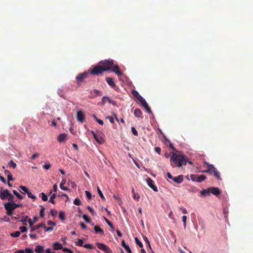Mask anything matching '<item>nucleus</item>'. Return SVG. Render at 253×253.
<instances>
[{"label":"nucleus","mask_w":253,"mask_h":253,"mask_svg":"<svg viewBox=\"0 0 253 253\" xmlns=\"http://www.w3.org/2000/svg\"><path fill=\"white\" fill-rule=\"evenodd\" d=\"M93 92L94 93L96 94V96H100L101 95V94H100V91H99L98 90H97V89H94L93 90Z\"/></svg>","instance_id":"0e129e2a"},{"label":"nucleus","mask_w":253,"mask_h":253,"mask_svg":"<svg viewBox=\"0 0 253 253\" xmlns=\"http://www.w3.org/2000/svg\"><path fill=\"white\" fill-rule=\"evenodd\" d=\"M4 206L5 210L6 211V214L8 216H11L13 214V211L17 208H20L22 206V204H17L14 202H7L4 204Z\"/></svg>","instance_id":"20e7f679"},{"label":"nucleus","mask_w":253,"mask_h":253,"mask_svg":"<svg viewBox=\"0 0 253 253\" xmlns=\"http://www.w3.org/2000/svg\"><path fill=\"white\" fill-rule=\"evenodd\" d=\"M94 230L96 234L100 233L101 235L104 234V231L98 226H94Z\"/></svg>","instance_id":"412c9836"},{"label":"nucleus","mask_w":253,"mask_h":253,"mask_svg":"<svg viewBox=\"0 0 253 253\" xmlns=\"http://www.w3.org/2000/svg\"><path fill=\"white\" fill-rule=\"evenodd\" d=\"M87 209L90 212V213H91V214L92 215H95V212L94 210L92 208H91L90 206H87Z\"/></svg>","instance_id":"3c124183"},{"label":"nucleus","mask_w":253,"mask_h":253,"mask_svg":"<svg viewBox=\"0 0 253 253\" xmlns=\"http://www.w3.org/2000/svg\"><path fill=\"white\" fill-rule=\"evenodd\" d=\"M53 248L54 250H60V249H63V247H62V245L58 243V242H55L53 244Z\"/></svg>","instance_id":"f3484780"},{"label":"nucleus","mask_w":253,"mask_h":253,"mask_svg":"<svg viewBox=\"0 0 253 253\" xmlns=\"http://www.w3.org/2000/svg\"><path fill=\"white\" fill-rule=\"evenodd\" d=\"M137 96L134 94V96L141 103L145 101V100L138 93L136 92Z\"/></svg>","instance_id":"c85d7f7f"},{"label":"nucleus","mask_w":253,"mask_h":253,"mask_svg":"<svg viewBox=\"0 0 253 253\" xmlns=\"http://www.w3.org/2000/svg\"><path fill=\"white\" fill-rule=\"evenodd\" d=\"M141 105L143 106V107L146 109V112L149 113H152L151 110L150 108L149 107L148 104L147 103L146 101H144L142 103H141Z\"/></svg>","instance_id":"a211bd4d"},{"label":"nucleus","mask_w":253,"mask_h":253,"mask_svg":"<svg viewBox=\"0 0 253 253\" xmlns=\"http://www.w3.org/2000/svg\"><path fill=\"white\" fill-rule=\"evenodd\" d=\"M191 179L195 182H202L206 179V176L204 175H198L193 174L190 175Z\"/></svg>","instance_id":"1a4fd4ad"},{"label":"nucleus","mask_w":253,"mask_h":253,"mask_svg":"<svg viewBox=\"0 0 253 253\" xmlns=\"http://www.w3.org/2000/svg\"><path fill=\"white\" fill-rule=\"evenodd\" d=\"M135 242H136V244L137 245H138L140 248H142L143 247V244H142V243L138 240V239L136 237L135 238Z\"/></svg>","instance_id":"de8ad7c7"},{"label":"nucleus","mask_w":253,"mask_h":253,"mask_svg":"<svg viewBox=\"0 0 253 253\" xmlns=\"http://www.w3.org/2000/svg\"><path fill=\"white\" fill-rule=\"evenodd\" d=\"M106 118H107L108 119H109V120L110 122L111 123H112V124L114 123V118H113V117H111V116H107Z\"/></svg>","instance_id":"680f3d73"},{"label":"nucleus","mask_w":253,"mask_h":253,"mask_svg":"<svg viewBox=\"0 0 253 253\" xmlns=\"http://www.w3.org/2000/svg\"><path fill=\"white\" fill-rule=\"evenodd\" d=\"M146 180L148 186L151 188H152L155 192H157L158 191L157 187L155 185L154 182L152 179H151L150 177H148Z\"/></svg>","instance_id":"9b49d317"},{"label":"nucleus","mask_w":253,"mask_h":253,"mask_svg":"<svg viewBox=\"0 0 253 253\" xmlns=\"http://www.w3.org/2000/svg\"><path fill=\"white\" fill-rule=\"evenodd\" d=\"M27 194L28 197L29 198H31L32 199L34 200H36V196L33 195L30 191H29L28 192Z\"/></svg>","instance_id":"c03bdc74"},{"label":"nucleus","mask_w":253,"mask_h":253,"mask_svg":"<svg viewBox=\"0 0 253 253\" xmlns=\"http://www.w3.org/2000/svg\"><path fill=\"white\" fill-rule=\"evenodd\" d=\"M89 72H84L82 73L79 74L76 78L77 84L78 86H80L81 84L83 82L84 79L87 78L89 75Z\"/></svg>","instance_id":"0eeeda50"},{"label":"nucleus","mask_w":253,"mask_h":253,"mask_svg":"<svg viewBox=\"0 0 253 253\" xmlns=\"http://www.w3.org/2000/svg\"><path fill=\"white\" fill-rule=\"evenodd\" d=\"M204 165H206V170H203L202 172L204 173H208L209 174H212L216 177L218 179L221 180V178L220 176V173L217 171L216 169L214 168V167L211 165L208 162H205Z\"/></svg>","instance_id":"7ed1b4c3"},{"label":"nucleus","mask_w":253,"mask_h":253,"mask_svg":"<svg viewBox=\"0 0 253 253\" xmlns=\"http://www.w3.org/2000/svg\"><path fill=\"white\" fill-rule=\"evenodd\" d=\"M14 196L13 194H12L10 192H9L7 200L9 201L8 202H14Z\"/></svg>","instance_id":"7c9ffc66"},{"label":"nucleus","mask_w":253,"mask_h":253,"mask_svg":"<svg viewBox=\"0 0 253 253\" xmlns=\"http://www.w3.org/2000/svg\"><path fill=\"white\" fill-rule=\"evenodd\" d=\"M100 62L104 71L111 70L119 77L122 75L123 73L120 71L118 66L114 64L113 60H105Z\"/></svg>","instance_id":"f03ea898"},{"label":"nucleus","mask_w":253,"mask_h":253,"mask_svg":"<svg viewBox=\"0 0 253 253\" xmlns=\"http://www.w3.org/2000/svg\"><path fill=\"white\" fill-rule=\"evenodd\" d=\"M59 218L61 220L65 219V213L63 211H60L59 213Z\"/></svg>","instance_id":"49530a36"},{"label":"nucleus","mask_w":253,"mask_h":253,"mask_svg":"<svg viewBox=\"0 0 253 253\" xmlns=\"http://www.w3.org/2000/svg\"><path fill=\"white\" fill-rule=\"evenodd\" d=\"M106 102H108L109 104H112L114 106L116 105V102L114 100H112L107 96H104L102 99V103L103 104H104Z\"/></svg>","instance_id":"ddd939ff"},{"label":"nucleus","mask_w":253,"mask_h":253,"mask_svg":"<svg viewBox=\"0 0 253 253\" xmlns=\"http://www.w3.org/2000/svg\"><path fill=\"white\" fill-rule=\"evenodd\" d=\"M19 188L22 190L25 193H27L28 191H29V189L25 186L21 185L20 186Z\"/></svg>","instance_id":"a18cd8bd"},{"label":"nucleus","mask_w":253,"mask_h":253,"mask_svg":"<svg viewBox=\"0 0 253 253\" xmlns=\"http://www.w3.org/2000/svg\"><path fill=\"white\" fill-rule=\"evenodd\" d=\"M7 179H8V181H13L14 180V179L12 177V175H11V173H9V174L7 175Z\"/></svg>","instance_id":"13d9d810"},{"label":"nucleus","mask_w":253,"mask_h":253,"mask_svg":"<svg viewBox=\"0 0 253 253\" xmlns=\"http://www.w3.org/2000/svg\"><path fill=\"white\" fill-rule=\"evenodd\" d=\"M97 192H98V193L99 195L100 198L102 200H104L105 198H104V197L103 196V194L102 192H101V190L99 189V188L98 187H97Z\"/></svg>","instance_id":"37998d69"},{"label":"nucleus","mask_w":253,"mask_h":253,"mask_svg":"<svg viewBox=\"0 0 253 253\" xmlns=\"http://www.w3.org/2000/svg\"><path fill=\"white\" fill-rule=\"evenodd\" d=\"M77 119L80 123H83L84 122L85 120V116L82 111H79L77 112Z\"/></svg>","instance_id":"f8f14e48"},{"label":"nucleus","mask_w":253,"mask_h":253,"mask_svg":"<svg viewBox=\"0 0 253 253\" xmlns=\"http://www.w3.org/2000/svg\"><path fill=\"white\" fill-rule=\"evenodd\" d=\"M104 219H105V220L106 222L107 223V224L112 228V230H113L114 227H113L112 223L107 218L105 217Z\"/></svg>","instance_id":"4c0bfd02"},{"label":"nucleus","mask_w":253,"mask_h":253,"mask_svg":"<svg viewBox=\"0 0 253 253\" xmlns=\"http://www.w3.org/2000/svg\"><path fill=\"white\" fill-rule=\"evenodd\" d=\"M88 72L89 73H90L93 75H99L102 74V73L104 72V70L102 68L101 65H100V62H99L97 66L94 67L92 69L89 70Z\"/></svg>","instance_id":"423d86ee"},{"label":"nucleus","mask_w":253,"mask_h":253,"mask_svg":"<svg viewBox=\"0 0 253 253\" xmlns=\"http://www.w3.org/2000/svg\"><path fill=\"white\" fill-rule=\"evenodd\" d=\"M167 175V177L169 179V182L170 183L175 182L177 184H180L183 181V175H179L176 177H173L169 172H168Z\"/></svg>","instance_id":"39448f33"},{"label":"nucleus","mask_w":253,"mask_h":253,"mask_svg":"<svg viewBox=\"0 0 253 253\" xmlns=\"http://www.w3.org/2000/svg\"><path fill=\"white\" fill-rule=\"evenodd\" d=\"M24 251L25 253H34L33 250L30 248H26Z\"/></svg>","instance_id":"5fc2aeb1"},{"label":"nucleus","mask_w":253,"mask_h":253,"mask_svg":"<svg viewBox=\"0 0 253 253\" xmlns=\"http://www.w3.org/2000/svg\"><path fill=\"white\" fill-rule=\"evenodd\" d=\"M170 161L171 166L172 167H181L183 165H186L187 162H188L189 164H192L191 162L188 161V160L185 156L176 154L174 153H172Z\"/></svg>","instance_id":"f257e3e1"},{"label":"nucleus","mask_w":253,"mask_h":253,"mask_svg":"<svg viewBox=\"0 0 253 253\" xmlns=\"http://www.w3.org/2000/svg\"><path fill=\"white\" fill-rule=\"evenodd\" d=\"M106 82L109 85L111 86L112 87H114L115 86V84L114 83L113 80L112 78L108 77L106 79Z\"/></svg>","instance_id":"393cba45"},{"label":"nucleus","mask_w":253,"mask_h":253,"mask_svg":"<svg viewBox=\"0 0 253 253\" xmlns=\"http://www.w3.org/2000/svg\"><path fill=\"white\" fill-rule=\"evenodd\" d=\"M41 210L40 212V215L41 217L43 218L44 217V208L42 206H41Z\"/></svg>","instance_id":"f704fd0d"},{"label":"nucleus","mask_w":253,"mask_h":253,"mask_svg":"<svg viewBox=\"0 0 253 253\" xmlns=\"http://www.w3.org/2000/svg\"><path fill=\"white\" fill-rule=\"evenodd\" d=\"M131 131L134 135H135V136L138 135L137 131L136 130V129L134 127H131Z\"/></svg>","instance_id":"603ef678"},{"label":"nucleus","mask_w":253,"mask_h":253,"mask_svg":"<svg viewBox=\"0 0 253 253\" xmlns=\"http://www.w3.org/2000/svg\"><path fill=\"white\" fill-rule=\"evenodd\" d=\"M180 209L181 210V211H182L183 213H184V214H187V211L186 209L185 208L181 207L180 208Z\"/></svg>","instance_id":"338daca9"},{"label":"nucleus","mask_w":253,"mask_h":253,"mask_svg":"<svg viewBox=\"0 0 253 253\" xmlns=\"http://www.w3.org/2000/svg\"><path fill=\"white\" fill-rule=\"evenodd\" d=\"M8 165L9 167H11L13 169H15L16 167V164L12 160H11L9 162Z\"/></svg>","instance_id":"58836bf2"},{"label":"nucleus","mask_w":253,"mask_h":253,"mask_svg":"<svg viewBox=\"0 0 253 253\" xmlns=\"http://www.w3.org/2000/svg\"><path fill=\"white\" fill-rule=\"evenodd\" d=\"M28 220V216H23L22 219L19 220V221L22 222V224L24 225H27V222Z\"/></svg>","instance_id":"2f4dec72"},{"label":"nucleus","mask_w":253,"mask_h":253,"mask_svg":"<svg viewBox=\"0 0 253 253\" xmlns=\"http://www.w3.org/2000/svg\"><path fill=\"white\" fill-rule=\"evenodd\" d=\"M210 188H208L206 189H204L201 192V194L202 196H210Z\"/></svg>","instance_id":"aec40b11"},{"label":"nucleus","mask_w":253,"mask_h":253,"mask_svg":"<svg viewBox=\"0 0 253 253\" xmlns=\"http://www.w3.org/2000/svg\"><path fill=\"white\" fill-rule=\"evenodd\" d=\"M83 247L86 249H94V247L89 244H86L84 245Z\"/></svg>","instance_id":"a19ab883"},{"label":"nucleus","mask_w":253,"mask_h":253,"mask_svg":"<svg viewBox=\"0 0 253 253\" xmlns=\"http://www.w3.org/2000/svg\"><path fill=\"white\" fill-rule=\"evenodd\" d=\"M94 139L100 144H103L104 142V139L102 137L101 133H97V134L95 135Z\"/></svg>","instance_id":"4468645a"},{"label":"nucleus","mask_w":253,"mask_h":253,"mask_svg":"<svg viewBox=\"0 0 253 253\" xmlns=\"http://www.w3.org/2000/svg\"><path fill=\"white\" fill-rule=\"evenodd\" d=\"M66 180L63 179L60 184V188L64 191H69V190L67 187L64 186Z\"/></svg>","instance_id":"a878e982"},{"label":"nucleus","mask_w":253,"mask_h":253,"mask_svg":"<svg viewBox=\"0 0 253 253\" xmlns=\"http://www.w3.org/2000/svg\"><path fill=\"white\" fill-rule=\"evenodd\" d=\"M20 233H21L20 231H17L15 232L11 233L10 234V236L12 237H18L20 236Z\"/></svg>","instance_id":"473e14b6"},{"label":"nucleus","mask_w":253,"mask_h":253,"mask_svg":"<svg viewBox=\"0 0 253 253\" xmlns=\"http://www.w3.org/2000/svg\"><path fill=\"white\" fill-rule=\"evenodd\" d=\"M41 197L43 201L45 202L48 199L47 196L43 192H42L41 194Z\"/></svg>","instance_id":"ea45409f"},{"label":"nucleus","mask_w":253,"mask_h":253,"mask_svg":"<svg viewBox=\"0 0 253 253\" xmlns=\"http://www.w3.org/2000/svg\"><path fill=\"white\" fill-rule=\"evenodd\" d=\"M85 193L87 199H90L91 198V194L89 191H85Z\"/></svg>","instance_id":"864d4df0"},{"label":"nucleus","mask_w":253,"mask_h":253,"mask_svg":"<svg viewBox=\"0 0 253 253\" xmlns=\"http://www.w3.org/2000/svg\"><path fill=\"white\" fill-rule=\"evenodd\" d=\"M74 204L76 205L79 206L81 205V201L79 198H76L74 201Z\"/></svg>","instance_id":"79ce46f5"},{"label":"nucleus","mask_w":253,"mask_h":253,"mask_svg":"<svg viewBox=\"0 0 253 253\" xmlns=\"http://www.w3.org/2000/svg\"><path fill=\"white\" fill-rule=\"evenodd\" d=\"M62 250L63 251L66 252H67L68 253H73V251L71 249H68V248H63Z\"/></svg>","instance_id":"052dcab7"},{"label":"nucleus","mask_w":253,"mask_h":253,"mask_svg":"<svg viewBox=\"0 0 253 253\" xmlns=\"http://www.w3.org/2000/svg\"><path fill=\"white\" fill-rule=\"evenodd\" d=\"M51 167V165L49 163L45 164L43 166V168L45 169H48Z\"/></svg>","instance_id":"e2e57ef3"},{"label":"nucleus","mask_w":253,"mask_h":253,"mask_svg":"<svg viewBox=\"0 0 253 253\" xmlns=\"http://www.w3.org/2000/svg\"><path fill=\"white\" fill-rule=\"evenodd\" d=\"M10 191L7 189L2 190L1 189L0 193V198L1 200H7L8 196Z\"/></svg>","instance_id":"9d476101"},{"label":"nucleus","mask_w":253,"mask_h":253,"mask_svg":"<svg viewBox=\"0 0 253 253\" xmlns=\"http://www.w3.org/2000/svg\"><path fill=\"white\" fill-rule=\"evenodd\" d=\"M55 253V252L51 251V250L49 248L46 249L45 253Z\"/></svg>","instance_id":"774afa93"},{"label":"nucleus","mask_w":253,"mask_h":253,"mask_svg":"<svg viewBox=\"0 0 253 253\" xmlns=\"http://www.w3.org/2000/svg\"><path fill=\"white\" fill-rule=\"evenodd\" d=\"M95 244L99 250L105 253H112L111 250L105 244L99 242H97Z\"/></svg>","instance_id":"6e6552de"},{"label":"nucleus","mask_w":253,"mask_h":253,"mask_svg":"<svg viewBox=\"0 0 253 253\" xmlns=\"http://www.w3.org/2000/svg\"><path fill=\"white\" fill-rule=\"evenodd\" d=\"M78 246L83 247V241L82 239H78Z\"/></svg>","instance_id":"bf43d9fd"},{"label":"nucleus","mask_w":253,"mask_h":253,"mask_svg":"<svg viewBox=\"0 0 253 253\" xmlns=\"http://www.w3.org/2000/svg\"><path fill=\"white\" fill-rule=\"evenodd\" d=\"M56 213H57V211H56V210H51L50 211V214H51V215L52 216H54L55 215V214H56Z\"/></svg>","instance_id":"69168bd1"},{"label":"nucleus","mask_w":253,"mask_h":253,"mask_svg":"<svg viewBox=\"0 0 253 253\" xmlns=\"http://www.w3.org/2000/svg\"><path fill=\"white\" fill-rule=\"evenodd\" d=\"M19 229L21 232H25L27 231V228L25 226H21Z\"/></svg>","instance_id":"6e6d98bb"},{"label":"nucleus","mask_w":253,"mask_h":253,"mask_svg":"<svg viewBox=\"0 0 253 253\" xmlns=\"http://www.w3.org/2000/svg\"><path fill=\"white\" fill-rule=\"evenodd\" d=\"M45 232H50L52 231L53 230V228L52 227H46L44 224V226L43 227Z\"/></svg>","instance_id":"c9c22d12"},{"label":"nucleus","mask_w":253,"mask_h":253,"mask_svg":"<svg viewBox=\"0 0 253 253\" xmlns=\"http://www.w3.org/2000/svg\"><path fill=\"white\" fill-rule=\"evenodd\" d=\"M56 197V194L54 193L53 194L51 197H50V199H49V202L51 203L52 204H55V202H54V199Z\"/></svg>","instance_id":"72a5a7b5"},{"label":"nucleus","mask_w":253,"mask_h":253,"mask_svg":"<svg viewBox=\"0 0 253 253\" xmlns=\"http://www.w3.org/2000/svg\"><path fill=\"white\" fill-rule=\"evenodd\" d=\"M210 194L211 193L213 195L217 196L218 195L220 194V191L219 189L217 187H210Z\"/></svg>","instance_id":"2eb2a0df"},{"label":"nucleus","mask_w":253,"mask_h":253,"mask_svg":"<svg viewBox=\"0 0 253 253\" xmlns=\"http://www.w3.org/2000/svg\"><path fill=\"white\" fill-rule=\"evenodd\" d=\"M67 135L65 133L60 134L58 137V141L60 142H64L66 139Z\"/></svg>","instance_id":"6ab92c4d"},{"label":"nucleus","mask_w":253,"mask_h":253,"mask_svg":"<svg viewBox=\"0 0 253 253\" xmlns=\"http://www.w3.org/2000/svg\"><path fill=\"white\" fill-rule=\"evenodd\" d=\"M131 192L133 194V198L134 200L138 201L139 200L140 197L138 193H136L135 192L134 189L133 188H132Z\"/></svg>","instance_id":"cd10ccee"},{"label":"nucleus","mask_w":253,"mask_h":253,"mask_svg":"<svg viewBox=\"0 0 253 253\" xmlns=\"http://www.w3.org/2000/svg\"><path fill=\"white\" fill-rule=\"evenodd\" d=\"M83 218L85 220V221L87 223H89L91 222L90 218L86 214H84L83 215Z\"/></svg>","instance_id":"e433bc0d"},{"label":"nucleus","mask_w":253,"mask_h":253,"mask_svg":"<svg viewBox=\"0 0 253 253\" xmlns=\"http://www.w3.org/2000/svg\"><path fill=\"white\" fill-rule=\"evenodd\" d=\"M35 251L37 253H43L44 251V248L42 246L38 245L36 247Z\"/></svg>","instance_id":"4be33fe9"},{"label":"nucleus","mask_w":253,"mask_h":253,"mask_svg":"<svg viewBox=\"0 0 253 253\" xmlns=\"http://www.w3.org/2000/svg\"><path fill=\"white\" fill-rule=\"evenodd\" d=\"M43 226H44V223H42L39 224H38L37 225L33 226L31 228V232H33V231H36V230H38V229H39L40 228L43 227Z\"/></svg>","instance_id":"b1692460"},{"label":"nucleus","mask_w":253,"mask_h":253,"mask_svg":"<svg viewBox=\"0 0 253 253\" xmlns=\"http://www.w3.org/2000/svg\"><path fill=\"white\" fill-rule=\"evenodd\" d=\"M40 156V154L39 153H36L35 154H34L32 156H31V159L32 160H34L36 158L39 157Z\"/></svg>","instance_id":"4d7b16f0"},{"label":"nucleus","mask_w":253,"mask_h":253,"mask_svg":"<svg viewBox=\"0 0 253 253\" xmlns=\"http://www.w3.org/2000/svg\"><path fill=\"white\" fill-rule=\"evenodd\" d=\"M13 193L14 195H15L19 199L22 200L25 197L20 195L17 191L13 190Z\"/></svg>","instance_id":"c756f323"},{"label":"nucleus","mask_w":253,"mask_h":253,"mask_svg":"<svg viewBox=\"0 0 253 253\" xmlns=\"http://www.w3.org/2000/svg\"><path fill=\"white\" fill-rule=\"evenodd\" d=\"M122 246L126 250L128 253H132L131 250H130L128 246L126 245L124 240H123L122 241Z\"/></svg>","instance_id":"bb28decb"},{"label":"nucleus","mask_w":253,"mask_h":253,"mask_svg":"<svg viewBox=\"0 0 253 253\" xmlns=\"http://www.w3.org/2000/svg\"><path fill=\"white\" fill-rule=\"evenodd\" d=\"M134 115L137 118H142L143 117L142 111L138 108H136L134 110Z\"/></svg>","instance_id":"dca6fc26"},{"label":"nucleus","mask_w":253,"mask_h":253,"mask_svg":"<svg viewBox=\"0 0 253 253\" xmlns=\"http://www.w3.org/2000/svg\"><path fill=\"white\" fill-rule=\"evenodd\" d=\"M38 221V218L37 217H34L33 220L31 218H29L28 221L30 227H32L33 224Z\"/></svg>","instance_id":"5701e85b"},{"label":"nucleus","mask_w":253,"mask_h":253,"mask_svg":"<svg viewBox=\"0 0 253 253\" xmlns=\"http://www.w3.org/2000/svg\"><path fill=\"white\" fill-rule=\"evenodd\" d=\"M186 219H187V217H186V215L182 216V221L183 222V226H184V228H186Z\"/></svg>","instance_id":"09e8293b"},{"label":"nucleus","mask_w":253,"mask_h":253,"mask_svg":"<svg viewBox=\"0 0 253 253\" xmlns=\"http://www.w3.org/2000/svg\"><path fill=\"white\" fill-rule=\"evenodd\" d=\"M47 224L50 226V227H52L53 228L56 225V223L51 220H48L47 221Z\"/></svg>","instance_id":"8fccbe9b"}]
</instances>
